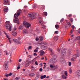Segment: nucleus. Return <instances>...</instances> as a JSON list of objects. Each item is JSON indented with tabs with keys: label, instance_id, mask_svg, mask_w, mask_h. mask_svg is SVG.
<instances>
[{
	"label": "nucleus",
	"instance_id": "obj_11",
	"mask_svg": "<svg viewBox=\"0 0 80 80\" xmlns=\"http://www.w3.org/2000/svg\"><path fill=\"white\" fill-rule=\"evenodd\" d=\"M31 63V62H28L25 65V67H28Z\"/></svg>",
	"mask_w": 80,
	"mask_h": 80
},
{
	"label": "nucleus",
	"instance_id": "obj_7",
	"mask_svg": "<svg viewBox=\"0 0 80 80\" xmlns=\"http://www.w3.org/2000/svg\"><path fill=\"white\" fill-rule=\"evenodd\" d=\"M24 28V25L22 24L19 27V30H22Z\"/></svg>",
	"mask_w": 80,
	"mask_h": 80
},
{
	"label": "nucleus",
	"instance_id": "obj_29",
	"mask_svg": "<svg viewBox=\"0 0 80 80\" xmlns=\"http://www.w3.org/2000/svg\"><path fill=\"white\" fill-rule=\"evenodd\" d=\"M8 8H5L4 9V10L5 11V12H8Z\"/></svg>",
	"mask_w": 80,
	"mask_h": 80
},
{
	"label": "nucleus",
	"instance_id": "obj_23",
	"mask_svg": "<svg viewBox=\"0 0 80 80\" xmlns=\"http://www.w3.org/2000/svg\"><path fill=\"white\" fill-rule=\"evenodd\" d=\"M62 78H63L64 79H66V78H67V77L65 76V75H62Z\"/></svg>",
	"mask_w": 80,
	"mask_h": 80
},
{
	"label": "nucleus",
	"instance_id": "obj_64",
	"mask_svg": "<svg viewBox=\"0 0 80 80\" xmlns=\"http://www.w3.org/2000/svg\"><path fill=\"white\" fill-rule=\"evenodd\" d=\"M71 60H72V61L73 62H74V59H73V58H71Z\"/></svg>",
	"mask_w": 80,
	"mask_h": 80
},
{
	"label": "nucleus",
	"instance_id": "obj_55",
	"mask_svg": "<svg viewBox=\"0 0 80 80\" xmlns=\"http://www.w3.org/2000/svg\"><path fill=\"white\" fill-rule=\"evenodd\" d=\"M34 56H37V54L36 53H34Z\"/></svg>",
	"mask_w": 80,
	"mask_h": 80
},
{
	"label": "nucleus",
	"instance_id": "obj_8",
	"mask_svg": "<svg viewBox=\"0 0 80 80\" xmlns=\"http://www.w3.org/2000/svg\"><path fill=\"white\" fill-rule=\"evenodd\" d=\"M72 57L74 59H75L77 57H79V54H75V55H73Z\"/></svg>",
	"mask_w": 80,
	"mask_h": 80
},
{
	"label": "nucleus",
	"instance_id": "obj_61",
	"mask_svg": "<svg viewBox=\"0 0 80 80\" xmlns=\"http://www.w3.org/2000/svg\"><path fill=\"white\" fill-rule=\"evenodd\" d=\"M76 53H79V51H78V50H76Z\"/></svg>",
	"mask_w": 80,
	"mask_h": 80
},
{
	"label": "nucleus",
	"instance_id": "obj_15",
	"mask_svg": "<svg viewBox=\"0 0 80 80\" xmlns=\"http://www.w3.org/2000/svg\"><path fill=\"white\" fill-rule=\"evenodd\" d=\"M39 77H40V73H39V72L37 73L36 74V78H39Z\"/></svg>",
	"mask_w": 80,
	"mask_h": 80
},
{
	"label": "nucleus",
	"instance_id": "obj_20",
	"mask_svg": "<svg viewBox=\"0 0 80 80\" xmlns=\"http://www.w3.org/2000/svg\"><path fill=\"white\" fill-rule=\"evenodd\" d=\"M18 17V14H17V13H15L14 15V17H15V18H17Z\"/></svg>",
	"mask_w": 80,
	"mask_h": 80
},
{
	"label": "nucleus",
	"instance_id": "obj_45",
	"mask_svg": "<svg viewBox=\"0 0 80 80\" xmlns=\"http://www.w3.org/2000/svg\"><path fill=\"white\" fill-rule=\"evenodd\" d=\"M39 71L40 72H42V71H43V69H42V68H40L39 69Z\"/></svg>",
	"mask_w": 80,
	"mask_h": 80
},
{
	"label": "nucleus",
	"instance_id": "obj_6",
	"mask_svg": "<svg viewBox=\"0 0 80 80\" xmlns=\"http://www.w3.org/2000/svg\"><path fill=\"white\" fill-rule=\"evenodd\" d=\"M5 67L6 68H8V64L7 61H5L4 63Z\"/></svg>",
	"mask_w": 80,
	"mask_h": 80
},
{
	"label": "nucleus",
	"instance_id": "obj_27",
	"mask_svg": "<svg viewBox=\"0 0 80 80\" xmlns=\"http://www.w3.org/2000/svg\"><path fill=\"white\" fill-rule=\"evenodd\" d=\"M68 27H70L71 26V24L70 22H68Z\"/></svg>",
	"mask_w": 80,
	"mask_h": 80
},
{
	"label": "nucleus",
	"instance_id": "obj_24",
	"mask_svg": "<svg viewBox=\"0 0 80 80\" xmlns=\"http://www.w3.org/2000/svg\"><path fill=\"white\" fill-rule=\"evenodd\" d=\"M39 39L41 42H42V41H43V38L42 36H40Z\"/></svg>",
	"mask_w": 80,
	"mask_h": 80
},
{
	"label": "nucleus",
	"instance_id": "obj_1",
	"mask_svg": "<svg viewBox=\"0 0 80 80\" xmlns=\"http://www.w3.org/2000/svg\"><path fill=\"white\" fill-rule=\"evenodd\" d=\"M38 16V13H30L28 14V17H30L31 20H32L33 19H35L36 18V17Z\"/></svg>",
	"mask_w": 80,
	"mask_h": 80
},
{
	"label": "nucleus",
	"instance_id": "obj_2",
	"mask_svg": "<svg viewBox=\"0 0 80 80\" xmlns=\"http://www.w3.org/2000/svg\"><path fill=\"white\" fill-rule=\"evenodd\" d=\"M6 23H7V24L6 25V28L8 29L9 31H11L12 30V26L8 24V23H9V22L6 21Z\"/></svg>",
	"mask_w": 80,
	"mask_h": 80
},
{
	"label": "nucleus",
	"instance_id": "obj_44",
	"mask_svg": "<svg viewBox=\"0 0 80 80\" xmlns=\"http://www.w3.org/2000/svg\"><path fill=\"white\" fill-rule=\"evenodd\" d=\"M55 33L56 34H58V31H55Z\"/></svg>",
	"mask_w": 80,
	"mask_h": 80
},
{
	"label": "nucleus",
	"instance_id": "obj_43",
	"mask_svg": "<svg viewBox=\"0 0 80 80\" xmlns=\"http://www.w3.org/2000/svg\"><path fill=\"white\" fill-rule=\"evenodd\" d=\"M71 65H72V63H71V62H68V65L69 66H71Z\"/></svg>",
	"mask_w": 80,
	"mask_h": 80
},
{
	"label": "nucleus",
	"instance_id": "obj_60",
	"mask_svg": "<svg viewBox=\"0 0 80 80\" xmlns=\"http://www.w3.org/2000/svg\"><path fill=\"white\" fill-rule=\"evenodd\" d=\"M22 62V59H20L19 60V62Z\"/></svg>",
	"mask_w": 80,
	"mask_h": 80
},
{
	"label": "nucleus",
	"instance_id": "obj_34",
	"mask_svg": "<svg viewBox=\"0 0 80 80\" xmlns=\"http://www.w3.org/2000/svg\"><path fill=\"white\" fill-rule=\"evenodd\" d=\"M70 21L71 22H72L73 21V19L72 18H70Z\"/></svg>",
	"mask_w": 80,
	"mask_h": 80
},
{
	"label": "nucleus",
	"instance_id": "obj_4",
	"mask_svg": "<svg viewBox=\"0 0 80 80\" xmlns=\"http://www.w3.org/2000/svg\"><path fill=\"white\" fill-rule=\"evenodd\" d=\"M23 24L24 26H25L26 28H28L30 27V24L28 23V22H23Z\"/></svg>",
	"mask_w": 80,
	"mask_h": 80
},
{
	"label": "nucleus",
	"instance_id": "obj_30",
	"mask_svg": "<svg viewBox=\"0 0 80 80\" xmlns=\"http://www.w3.org/2000/svg\"><path fill=\"white\" fill-rule=\"evenodd\" d=\"M55 27L56 28H59V25H56L55 26Z\"/></svg>",
	"mask_w": 80,
	"mask_h": 80
},
{
	"label": "nucleus",
	"instance_id": "obj_17",
	"mask_svg": "<svg viewBox=\"0 0 80 80\" xmlns=\"http://www.w3.org/2000/svg\"><path fill=\"white\" fill-rule=\"evenodd\" d=\"M77 74L79 76H80V70H78L77 71Z\"/></svg>",
	"mask_w": 80,
	"mask_h": 80
},
{
	"label": "nucleus",
	"instance_id": "obj_54",
	"mask_svg": "<svg viewBox=\"0 0 80 80\" xmlns=\"http://www.w3.org/2000/svg\"><path fill=\"white\" fill-rule=\"evenodd\" d=\"M73 32V29L71 30L70 32L71 33H72V32Z\"/></svg>",
	"mask_w": 80,
	"mask_h": 80
},
{
	"label": "nucleus",
	"instance_id": "obj_47",
	"mask_svg": "<svg viewBox=\"0 0 80 80\" xmlns=\"http://www.w3.org/2000/svg\"><path fill=\"white\" fill-rule=\"evenodd\" d=\"M50 67H51V68H53V66L52 65H50Z\"/></svg>",
	"mask_w": 80,
	"mask_h": 80
},
{
	"label": "nucleus",
	"instance_id": "obj_40",
	"mask_svg": "<svg viewBox=\"0 0 80 80\" xmlns=\"http://www.w3.org/2000/svg\"><path fill=\"white\" fill-rule=\"evenodd\" d=\"M28 57L30 58H33V56H32L29 55V56H28Z\"/></svg>",
	"mask_w": 80,
	"mask_h": 80
},
{
	"label": "nucleus",
	"instance_id": "obj_49",
	"mask_svg": "<svg viewBox=\"0 0 80 80\" xmlns=\"http://www.w3.org/2000/svg\"><path fill=\"white\" fill-rule=\"evenodd\" d=\"M20 66H19L18 68H17V70H19V69H20Z\"/></svg>",
	"mask_w": 80,
	"mask_h": 80
},
{
	"label": "nucleus",
	"instance_id": "obj_26",
	"mask_svg": "<svg viewBox=\"0 0 80 80\" xmlns=\"http://www.w3.org/2000/svg\"><path fill=\"white\" fill-rule=\"evenodd\" d=\"M4 2L5 3H7L8 2V0H4Z\"/></svg>",
	"mask_w": 80,
	"mask_h": 80
},
{
	"label": "nucleus",
	"instance_id": "obj_14",
	"mask_svg": "<svg viewBox=\"0 0 80 80\" xmlns=\"http://www.w3.org/2000/svg\"><path fill=\"white\" fill-rule=\"evenodd\" d=\"M12 73L10 72L8 74L6 75V77H9V76H12Z\"/></svg>",
	"mask_w": 80,
	"mask_h": 80
},
{
	"label": "nucleus",
	"instance_id": "obj_35",
	"mask_svg": "<svg viewBox=\"0 0 80 80\" xmlns=\"http://www.w3.org/2000/svg\"><path fill=\"white\" fill-rule=\"evenodd\" d=\"M32 46H30L28 47V50L32 49Z\"/></svg>",
	"mask_w": 80,
	"mask_h": 80
},
{
	"label": "nucleus",
	"instance_id": "obj_42",
	"mask_svg": "<svg viewBox=\"0 0 80 80\" xmlns=\"http://www.w3.org/2000/svg\"><path fill=\"white\" fill-rule=\"evenodd\" d=\"M77 39V40H80V36H78V37Z\"/></svg>",
	"mask_w": 80,
	"mask_h": 80
},
{
	"label": "nucleus",
	"instance_id": "obj_33",
	"mask_svg": "<svg viewBox=\"0 0 80 80\" xmlns=\"http://www.w3.org/2000/svg\"><path fill=\"white\" fill-rule=\"evenodd\" d=\"M61 52H62V54H63V53H65V50H62Z\"/></svg>",
	"mask_w": 80,
	"mask_h": 80
},
{
	"label": "nucleus",
	"instance_id": "obj_63",
	"mask_svg": "<svg viewBox=\"0 0 80 80\" xmlns=\"http://www.w3.org/2000/svg\"><path fill=\"white\" fill-rule=\"evenodd\" d=\"M68 26H67V25H65V28H67V27H68Z\"/></svg>",
	"mask_w": 80,
	"mask_h": 80
},
{
	"label": "nucleus",
	"instance_id": "obj_39",
	"mask_svg": "<svg viewBox=\"0 0 80 80\" xmlns=\"http://www.w3.org/2000/svg\"><path fill=\"white\" fill-rule=\"evenodd\" d=\"M37 52H38V50L37 49H35L34 50V52L35 53H37Z\"/></svg>",
	"mask_w": 80,
	"mask_h": 80
},
{
	"label": "nucleus",
	"instance_id": "obj_41",
	"mask_svg": "<svg viewBox=\"0 0 80 80\" xmlns=\"http://www.w3.org/2000/svg\"><path fill=\"white\" fill-rule=\"evenodd\" d=\"M72 69H71V68H70L69 69V72L72 73Z\"/></svg>",
	"mask_w": 80,
	"mask_h": 80
},
{
	"label": "nucleus",
	"instance_id": "obj_18",
	"mask_svg": "<svg viewBox=\"0 0 80 80\" xmlns=\"http://www.w3.org/2000/svg\"><path fill=\"white\" fill-rule=\"evenodd\" d=\"M6 37H7V38H8L9 43H11V41L10 40V38L8 37V36L7 35V36Z\"/></svg>",
	"mask_w": 80,
	"mask_h": 80
},
{
	"label": "nucleus",
	"instance_id": "obj_57",
	"mask_svg": "<svg viewBox=\"0 0 80 80\" xmlns=\"http://www.w3.org/2000/svg\"><path fill=\"white\" fill-rule=\"evenodd\" d=\"M78 32L79 33H80V28H79V29L78 30Z\"/></svg>",
	"mask_w": 80,
	"mask_h": 80
},
{
	"label": "nucleus",
	"instance_id": "obj_21",
	"mask_svg": "<svg viewBox=\"0 0 80 80\" xmlns=\"http://www.w3.org/2000/svg\"><path fill=\"white\" fill-rule=\"evenodd\" d=\"M29 76L30 77H33L35 76V74L34 73H30L29 74Z\"/></svg>",
	"mask_w": 80,
	"mask_h": 80
},
{
	"label": "nucleus",
	"instance_id": "obj_3",
	"mask_svg": "<svg viewBox=\"0 0 80 80\" xmlns=\"http://www.w3.org/2000/svg\"><path fill=\"white\" fill-rule=\"evenodd\" d=\"M51 62L53 63L57 62V55H55L53 56L52 59H51Z\"/></svg>",
	"mask_w": 80,
	"mask_h": 80
},
{
	"label": "nucleus",
	"instance_id": "obj_12",
	"mask_svg": "<svg viewBox=\"0 0 80 80\" xmlns=\"http://www.w3.org/2000/svg\"><path fill=\"white\" fill-rule=\"evenodd\" d=\"M40 55H42H42H43V54H44V53H45L44 51H43L42 50H41L40 51Z\"/></svg>",
	"mask_w": 80,
	"mask_h": 80
},
{
	"label": "nucleus",
	"instance_id": "obj_10",
	"mask_svg": "<svg viewBox=\"0 0 80 80\" xmlns=\"http://www.w3.org/2000/svg\"><path fill=\"white\" fill-rule=\"evenodd\" d=\"M22 33L24 35H25V34H27V33H28V31H27V29H24L23 30Z\"/></svg>",
	"mask_w": 80,
	"mask_h": 80
},
{
	"label": "nucleus",
	"instance_id": "obj_9",
	"mask_svg": "<svg viewBox=\"0 0 80 80\" xmlns=\"http://www.w3.org/2000/svg\"><path fill=\"white\" fill-rule=\"evenodd\" d=\"M17 13L18 15L19 16L20 15V13H22V10L20 9L18 10L17 11Z\"/></svg>",
	"mask_w": 80,
	"mask_h": 80
},
{
	"label": "nucleus",
	"instance_id": "obj_13",
	"mask_svg": "<svg viewBox=\"0 0 80 80\" xmlns=\"http://www.w3.org/2000/svg\"><path fill=\"white\" fill-rule=\"evenodd\" d=\"M19 19L18 18H15L14 19L13 21L15 23H18V22Z\"/></svg>",
	"mask_w": 80,
	"mask_h": 80
},
{
	"label": "nucleus",
	"instance_id": "obj_59",
	"mask_svg": "<svg viewBox=\"0 0 80 80\" xmlns=\"http://www.w3.org/2000/svg\"><path fill=\"white\" fill-rule=\"evenodd\" d=\"M5 52L6 53V55H8V52H7V51H5Z\"/></svg>",
	"mask_w": 80,
	"mask_h": 80
},
{
	"label": "nucleus",
	"instance_id": "obj_5",
	"mask_svg": "<svg viewBox=\"0 0 80 80\" xmlns=\"http://www.w3.org/2000/svg\"><path fill=\"white\" fill-rule=\"evenodd\" d=\"M38 20L39 25H43V20H42V18H39Z\"/></svg>",
	"mask_w": 80,
	"mask_h": 80
},
{
	"label": "nucleus",
	"instance_id": "obj_56",
	"mask_svg": "<svg viewBox=\"0 0 80 80\" xmlns=\"http://www.w3.org/2000/svg\"><path fill=\"white\" fill-rule=\"evenodd\" d=\"M61 60H62V61H64V60H65V59L63 58H62Z\"/></svg>",
	"mask_w": 80,
	"mask_h": 80
},
{
	"label": "nucleus",
	"instance_id": "obj_52",
	"mask_svg": "<svg viewBox=\"0 0 80 80\" xmlns=\"http://www.w3.org/2000/svg\"><path fill=\"white\" fill-rule=\"evenodd\" d=\"M35 63L36 65H38V63L36 61L35 62Z\"/></svg>",
	"mask_w": 80,
	"mask_h": 80
},
{
	"label": "nucleus",
	"instance_id": "obj_50",
	"mask_svg": "<svg viewBox=\"0 0 80 80\" xmlns=\"http://www.w3.org/2000/svg\"><path fill=\"white\" fill-rule=\"evenodd\" d=\"M72 28H73V29H74L75 28V26L73 25L72 26Z\"/></svg>",
	"mask_w": 80,
	"mask_h": 80
},
{
	"label": "nucleus",
	"instance_id": "obj_36",
	"mask_svg": "<svg viewBox=\"0 0 80 80\" xmlns=\"http://www.w3.org/2000/svg\"><path fill=\"white\" fill-rule=\"evenodd\" d=\"M16 30H17V27H16V26H15L13 28V30H14V31H15Z\"/></svg>",
	"mask_w": 80,
	"mask_h": 80
},
{
	"label": "nucleus",
	"instance_id": "obj_22",
	"mask_svg": "<svg viewBox=\"0 0 80 80\" xmlns=\"http://www.w3.org/2000/svg\"><path fill=\"white\" fill-rule=\"evenodd\" d=\"M41 25L42 26V28L43 29H45V27H46L45 25H44L43 24Z\"/></svg>",
	"mask_w": 80,
	"mask_h": 80
},
{
	"label": "nucleus",
	"instance_id": "obj_46",
	"mask_svg": "<svg viewBox=\"0 0 80 80\" xmlns=\"http://www.w3.org/2000/svg\"><path fill=\"white\" fill-rule=\"evenodd\" d=\"M2 32H1V29L0 28V35H2Z\"/></svg>",
	"mask_w": 80,
	"mask_h": 80
},
{
	"label": "nucleus",
	"instance_id": "obj_37",
	"mask_svg": "<svg viewBox=\"0 0 80 80\" xmlns=\"http://www.w3.org/2000/svg\"><path fill=\"white\" fill-rule=\"evenodd\" d=\"M63 20H64V19L62 18V19H61L60 21L61 23H62V22H63Z\"/></svg>",
	"mask_w": 80,
	"mask_h": 80
},
{
	"label": "nucleus",
	"instance_id": "obj_28",
	"mask_svg": "<svg viewBox=\"0 0 80 80\" xmlns=\"http://www.w3.org/2000/svg\"><path fill=\"white\" fill-rule=\"evenodd\" d=\"M54 39L55 40H58V38L57 37L55 36L54 37Z\"/></svg>",
	"mask_w": 80,
	"mask_h": 80
},
{
	"label": "nucleus",
	"instance_id": "obj_51",
	"mask_svg": "<svg viewBox=\"0 0 80 80\" xmlns=\"http://www.w3.org/2000/svg\"><path fill=\"white\" fill-rule=\"evenodd\" d=\"M41 8H42V10H44L45 9V6L42 7Z\"/></svg>",
	"mask_w": 80,
	"mask_h": 80
},
{
	"label": "nucleus",
	"instance_id": "obj_48",
	"mask_svg": "<svg viewBox=\"0 0 80 80\" xmlns=\"http://www.w3.org/2000/svg\"><path fill=\"white\" fill-rule=\"evenodd\" d=\"M72 16V14H70L68 15V17H71Z\"/></svg>",
	"mask_w": 80,
	"mask_h": 80
},
{
	"label": "nucleus",
	"instance_id": "obj_32",
	"mask_svg": "<svg viewBox=\"0 0 80 80\" xmlns=\"http://www.w3.org/2000/svg\"><path fill=\"white\" fill-rule=\"evenodd\" d=\"M15 42H16V43H18V44H20V42H19V41H17V40H16Z\"/></svg>",
	"mask_w": 80,
	"mask_h": 80
},
{
	"label": "nucleus",
	"instance_id": "obj_53",
	"mask_svg": "<svg viewBox=\"0 0 80 80\" xmlns=\"http://www.w3.org/2000/svg\"><path fill=\"white\" fill-rule=\"evenodd\" d=\"M39 40V39L38 38H36V41H38Z\"/></svg>",
	"mask_w": 80,
	"mask_h": 80
},
{
	"label": "nucleus",
	"instance_id": "obj_31",
	"mask_svg": "<svg viewBox=\"0 0 80 80\" xmlns=\"http://www.w3.org/2000/svg\"><path fill=\"white\" fill-rule=\"evenodd\" d=\"M43 14H44V15H45V16H47V12H44Z\"/></svg>",
	"mask_w": 80,
	"mask_h": 80
},
{
	"label": "nucleus",
	"instance_id": "obj_38",
	"mask_svg": "<svg viewBox=\"0 0 80 80\" xmlns=\"http://www.w3.org/2000/svg\"><path fill=\"white\" fill-rule=\"evenodd\" d=\"M32 6L34 8H35V7H37V4H33L32 5Z\"/></svg>",
	"mask_w": 80,
	"mask_h": 80
},
{
	"label": "nucleus",
	"instance_id": "obj_58",
	"mask_svg": "<svg viewBox=\"0 0 80 80\" xmlns=\"http://www.w3.org/2000/svg\"><path fill=\"white\" fill-rule=\"evenodd\" d=\"M50 54H51V55H53V52H52V53H51V52Z\"/></svg>",
	"mask_w": 80,
	"mask_h": 80
},
{
	"label": "nucleus",
	"instance_id": "obj_19",
	"mask_svg": "<svg viewBox=\"0 0 80 80\" xmlns=\"http://www.w3.org/2000/svg\"><path fill=\"white\" fill-rule=\"evenodd\" d=\"M12 35L14 37H16L17 36V32H13L12 33Z\"/></svg>",
	"mask_w": 80,
	"mask_h": 80
},
{
	"label": "nucleus",
	"instance_id": "obj_62",
	"mask_svg": "<svg viewBox=\"0 0 80 80\" xmlns=\"http://www.w3.org/2000/svg\"><path fill=\"white\" fill-rule=\"evenodd\" d=\"M14 80H18V78L16 77V78H15Z\"/></svg>",
	"mask_w": 80,
	"mask_h": 80
},
{
	"label": "nucleus",
	"instance_id": "obj_16",
	"mask_svg": "<svg viewBox=\"0 0 80 80\" xmlns=\"http://www.w3.org/2000/svg\"><path fill=\"white\" fill-rule=\"evenodd\" d=\"M46 77H47V76L46 75H44V76H42L41 77V79H42L44 78H46Z\"/></svg>",
	"mask_w": 80,
	"mask_h": 80
},
{
	"label": "nucleus",
	"instance_id": "obj_25",
	"mask_svg": "<svg viewBox=\"0 0 80 80\" xmlns=\"http://www.w3.org/2000/svg\"><path fill=\"white\" fill-rule=\"evenodd\" d=\"M62 72H63L64 73L65 75V76H67V72H66V71H63Z\"/></svg>",
	"mask_w": 80,
	"mask_h": 80
}]
</instances>
